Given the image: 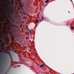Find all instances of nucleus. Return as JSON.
Returning <instances> with one entry per match:
<instances>
[{"label": "nucleus", "instance_id": "obj_3", "mask_svg": "<svg viewBox=\"0 0 74 74\" xmlns=\"http://www.w3.org/2000/svg\"><path fill=\"white\" fill-rule=\"evenodd\" d=\"M3 8L4 9V12L5 13H6L7 11H10V9H9L8 8L7 6H6L5 5H4Z\"/></svg>", "mask_w": 74, "mask_h": 74}, {"label": "nucleus", "instance_id": "obj_11", "mask_svg": "<svg viewBox=\"0 0 74 74\" xmlns=\"http://www.w3.org/2000/svg\"><path fill=\"white\" fill-rule=\"evenodd\" d=\"M40 67H43V65H41L40 66Z\"/></svg>", "mask_w": 74, "mask_h": 74}, {"label": "nucleus", "instance_id": "obj_7", "mask_svg": "<svg viewBox=\"0 0 74 74\" xmlns=\"http://www.w3.org/2000/svg\"><path fill=\"white\" fill-rule=\"evenodd\" d=\"M38 22H39V21H38V20H36V23H38Z\"/></svg>", "mask_w": 74, "mask_h": 74}, {"label": "nucleus", "instance_id": "obj_14", "mask_svg": "<svg viewBox=\"0 0 74 74\" xmlns=\"http://www.w3.org/2000/svg\"><path fill=\"white\" fill-rule=\"evenodd\" d=\"M5 0H3V1H4Z\"/></svg>", "mask_w": 74, "mask_h": 74}, {"label": "nucleus", "instance_id": "obj_8", "mask_svg": "<svg viewBox=\"0 0 74 74\" xmlns=\"http://www.w3.org/2000/svg\"><path fill=\"white\" fill-rule=\"evenodd\" d=\"M49 1H48V0H47V1H45V3H48V2H49Z\"/></svg>", "mask_w": 74, "mask_h": 74}, {"label": "nucleus", "instance_id": "obj_1", "mask_svg": "<svg viewBox=\"0 0 74 74\" xmlns=\"http://www.w3.org/2000/svg\"><path fill=\"white\" fill-rule=\"evenodd\" d=\"M9 28H8V30L9 31V32L10 34H17L16 32L15 31V30H14V32H11V27L10 26H9Z\"/></svg>", "mask_w": 74, "mask_h": 74}, {"label": "nucleus", "instance_id": "obj_15", "mask_svg": "<svg viewBox=\"0 0 74 74\" xmlns=\"http://www.w3.org/2000/svg\"><path fill=\"white\" fill-rule=\"evenodd\" d=\"M30 33H32V32H30Z\"/></svg>", "mask_w": 74, "mask_h": 74}, {"label": "nucleus", "instance_id": "obj_4", "mask_svg": "<svg viewBox=\"0 0 74 74\" xmlns=\"http://www.w3.org/2000/svg\"><path fill=\"white\" fill-rule=\"evenodd\" d=\"M0 34L1 36V37H0V40L3 42V36L2 34V32H0Z\"/></svg>", "mask_w": 74, "mask_h": 74}, {"label": "nucleus", "instance_id": "obj_10", "mask_svg": "<svg viewBox=\"0 0 74 74\" xmlns=\"http://www.w3.org/2000/svg\"><path fill=\"white\" fill-rule=\"evenodd\" d=\"M42 21H43L44 20V17H42Z\"/></svg>", "mask_w": 74, "mask_h": 74}, {"label": "nucleus", "instance_id": "obj_6", "mask_svg": "<svg viewBox=\"0 0 74 74\" xmlns=\"http://www.w3.org/2000/svg\"><path fill=\"white\" fill-rule=\"evenodd\" d=\"M71 30H73L74 29V27L73 26H72L71 27Z\"/></svg>", "mask_w": 74, "mask_h": 74}, {"label": "nucleus", "instance_id": "obj_13", "mask_svg": "<svg viewBox=\"0 0 74 74\" xmlns=\"http://www.w3.org/2000/svg\"><path fill=\"white\" fill-rule=\"evenodd\" d=\"M8 1H11V0H8Z\"/></svg>", "mask_w": 74, "mask_h": 74}, {"label": "nucleus", "instance_id": "obj_12", "mask_svg": "<svg viewBox=\"0 0 74 74\" xmlns=\"http://www.w3.org/2000/svg\"><path fill=\"white\" fill-rule=\"evenodd\" d=\"M8 6H11V5H12L11 4V5H10V4H9L8 5Z\"/></svg>", "mask_w": 74, "mask_h": 74}, {"label": "nucleus", "instance_id": "obj_9", "mask_svg": "<svg viewBox=\"0 0 74 74\" xmlns=\"http://www.w3.org/2000/svg\"><path fill=\"white\" fill-rule=\"evenodd\" d=\"M0 14L1 15V16H3V14H2V13H1V11H0Z\"/></svg>", "mask_w": 74, "mask_h": 74}, {"label": "nucleus", "instance_id": "obj_5", "mask_svg": "<svg viewBox=\"0 0 74 74\" xmlns=\"http://www.w3.org/2000/svg\"><path fill=\"white\" fill-rule=\"evenodd\" d=\"M12 23V21H10V22H8V26H11V25H10V24H11Z\"/></svg>", "mask_w": 74, "mask_h": 74}, {"label": "nucleus", "instance_id": "obj_16", "mask_svg": "<svg viewBox=\"0 0 74 74\" xmlns=\"http://www.w3.org/2000/svg\"><path fill=\"white\" fill-rule=\"evenodd\" d=\"M4 44H5V43H4Z\"/></svg>", "mask_w": 74, "mask_h": 74}, {"label": "nucleus", "instance_id": "obj_2", "mask_svg": "<svg viewBox=\"0 0 74 74\" xmlns=\"http://www.w3.org/2000/svg\"><path fill=\"white\" fill-rule=\"evenodd\" d=\"M11 37H12L13 40L15 41H17L19 39V36L17 34L14 35L13 36L11 35Z\"/></svg>", "mask_w": 74, "mask_h": 74}]
</instances>
